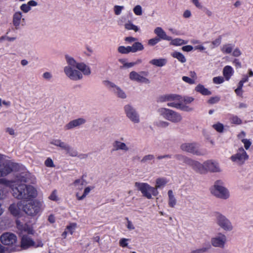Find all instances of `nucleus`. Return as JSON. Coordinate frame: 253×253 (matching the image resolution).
<instances>
[{
    "instance_id": "56",
    "label": "nucleus",
    "mask_w": 253,
    "mask_h": 253,
    "mask_svg": "<svg viewBox=\"0 0 253 253\" xmlns=\"http://www.w3.org/2000/svg\"><path fill=\"white\" fill-rule=\"evenodd\" d=\"M5 132L11 136H14L16 135L15 130L12 127H6L5 128Z\"/></svg>"
},
{
    "instance_id": "41",
    "label": "nucleus",
    "mask_w": 253,
    "mask_h": 253,
    "mask_svg": "<svg viewBox=\"0 0 253 253\" xmlns=\"http://www.w3.org/2000/svg\"><path fill=\"white\" fill-rule=\"evenodd\" d=\"M221 50L224 53L229 54L232 51L233 46L230 44H225L222 47Z\"/></svg>"
},
{
    "instance_id": "22",
    "label": "nucleus",
    "mask_w": 253,
    "mask_h": 253,
    "mask_svg": "<svg viewBox=\"0 0 253 253\" xmlns=\"http://www.w3.org/2000/svg\"><path fill=\"white\" fill-rule=\"evenodd\" d=\"M66 151L67 154H68L69 156L73 157H79L81 159L82 158H86L88 156L87 154H83L78 155V152L76 150H74L72 149L69 145L68 144L67 147L64 150Z\"/></svg>"
},
{
    "instance_id": "28",
    "label": "nucleus",
    "mask_w": 253,
    "mask_h": 253,
    "mask_svg": "<svg viewBox=\"0 0 253 253\" xmlns=\"http://www.w3.org/2000/svg\"><path fill=\"white\" fill-rule=\"evenodd\" d=\"M86 183L85 180L84 179L83 177H82L81 178L76 180L73 183V185L78 189L82 190L83 186L85 185Z\"/></svg>"
},
{
    "instance_id": "50",
    "label": "nucleus",
    "mask_w": 253,
    "mask_h": 253,
    "mask_svg": "<svg viewBox=\"0 0 253 253\" xmlns=\"http://www.w3.org/2000/svg\"><path fill=\"white\" fill-rule=\"evenodd\" d=\"M210 248L211 247L210 246H209V247H204L201 249H199L193 251L192 252V253H205L208 252L210 250Z\"/></svg>"
},
{
    "instance_id": "40",
    "label": "nucleus",
    "mask_w": 253,
    "mask_h": 253,
    "mask_svg": "<svg viewBox=\"0 0 253 253\" xmlns=\"http://www.w3.org/2000/svg\"><path fill=\"white\" fill-rule=\"evenodd\" d=\"M77 227V224L75 222L70 223L66 227V230L70 233L71 235H72L74 232L75 229Z\"/></svg>"
},
{
    "instance_id": "11",
    "label": "nucleus",
    "mask_w": 253,
    "mask_h": 253,
    "mask_svg": "<svg viewBox=\"0 0 253 253\" xmlns=\"http://www.w3.org/2000/svg\"><path fill=\"white\" fill-rule=\"evenodd\" d=\"M103 83L104 85L111 90L118 97L122 99L126 98V95L125 92L114 83L109 81H105Z\"/></svg>"
},
{
    "instance_id": "58",
    "label": "nucleus",
    "mask_w": 253,
    "mask_h": 253,
    "mask_svg": "<svg viewBox=\"0 0 253 253\" xmlns=\"http://www.w3.org/2000/svg\"><path fill=\"white\" fill-rule=\"evenodd\" d=\"M221 42V37H219L218 38L212 42V44L214 46H218L220 45Z\"/></svg>"
},
{
    "instance_id": "34",
    "label": "nucleus",
    "mask_w": 253,
    "mask_h": 253,
    "mask_svg": "<svg viewBox=\"0 0 253 253\" xmlns=\"http://www.w3.org/2000/svg\"><path fill=\"white\" fill-rule=\"evenodd\" d=\"M178 96L173 95H168L162 96L160 97L159 101L160 102H166L169 101H174Z\"/></svg>"
},
{
    "instance_id": "26",
    "label": "nucleus",
    "mask_w": 253,
    "mask_h": 253,
    "mask_svg": "<svg viewBox=\"0 0 253 253\" xmlns=\"http://www.w3.org/2000/svg\"><path fill=\"white\" fill-rule=\"evenodd\" d=\"M149 63L157 67H163L167 64V60L165 58L153 59Z\"/></svg>"
},
{
    "instance_id": "45",
    "label": "nucleus",
    "mask_w": 253,
    "mask_h": 253,
    "mask_svg": "<svg viewBox=\"0 0 253 253\" xmlns=\"http://www.w3.org/2000/svg\"><path fill=\"white\" fill-rule=\"evenodd\" d=\"M230 120L231 121V123L235 125H240L242 123L241 119H240L237 116H233L231 117Z\"/></svg>"
},
{
    "instance_id": "10",
    "label": "nucleus",
    "mask_w": 253,
    "mask_h": 253,
    "mask_svg": "<svg viewBox=\"0 0 253 253\" xmlns=\"http://www.w3.org/2000/svg\"><path fill=\"white\" fill-rule=\"evenodd\" d=\"M148 75V72L147 71H141L139 73L135 71H131L129 74V78L131 81L138 83L149 84V80L145 77Z\"/></svg>"
},
{
    "instance_id": "47",
    "label": "nucleus",
    "mask_w": 253,
    "mask_h": 253,
    "mask_svg": "<svg viewBox=\"0 0 253 253\" xmlns=\"http://www.w3.org/2000/svg\"><path fill=\"white\" fill-rule=\"evenodd\" d=\"M133 12L136 15H141L142 14V7L140 5H137L133 8Z\"/></svg>"
},
{
    "instance_id": "63",
    "label": "nucleus",
    "mask_w": 253,
    "mask_h": 253,
    "mask_svg": "<svg viewBox=\"0 0 253 253\" xmlns=\"http://www.w3.org/2000/svg\"><path fill=\"white\" fill-rule=\"evenodd\" d=\"M168 106L169 107H172L176 108H180V104L175 101L172 102H169L168 103Z\"/></svg>"
},
{
    "instance_id": "8",
    "label": "nucleus",
    "mask_w": 253,
    "mask_h": 253,
    "mask_svg": "<svg viewBox=\"0 0 253 253\" xmlns=\"http://www.w3.org/2000/svg\"><path fill=\"white\" fill-rule=\"evenodd\" d=\"M230 159L232 162L241 166L249 159V156L244 149L241 147L238 149L237 153L233 155Z\"/></svg>"
},
{
    "instance_id": "57",
    "label": "nucleus",
    "mask_w": 253,
    "mask_h": 253,
    "mask_svg": "<svg viewBox=\"0 0 253 253\" xmlns=\"http://www.w3.org/2000/svg\"><path fill=\"white\" fill-rule=\"evenodd\" d=\"M242 142L244 143L245 149L248 150L251 145V142L247 139H243Z\"/></svg>"
},
{
    "instance_id": "7",
    "label": "nucleus",
    "mask_w": 253,
    "mask_h": 253,
    "mask_svg": "<svg viewBox=\"0 0 253 253\" xmlns=\"http://www.w3.org/2000/svg\"><path fill=\"white\" fill-rule=\"evenodd\" d=\"M158 113L163 118L174 123L180 122L182 117L180 114L169 109L160 108L158 110Z\"/></svg>"
},
{
    "instance_id": "55",
    "label": "nucleus",
    "mask_w": 253,
    "mask_h": 253,
    "mask_svg": "<svg viewBox=\"0 0 253 253\" xmlns=\"http://www.w3.org/2000/svg\"><path fill=\"white\" fill-rule=\"evenodd\" d=\"M169 124L166 121H159L157 123V126L161 127H167L169 126Z\"/></svg>"
},
{
    "instance_id": "36",
    "label": "nucleus",
    "mask_w": 253,
    "mask_h": 253,
    "mask_svg": "<svg viewBox=\"0 0 253 253\" xmlns=\"http://www.w3.org/2000/svg\"><path fill=\"white\" fill-rule=\"evenodd\" d=\"M174 157L177 160L182 161L183 163L189 165V164L190 162L191 158L187 157L186 156H183L182 155L177 154L175 155Z\"/></svg>"
},
{
    "instance_id": "49",
    "label": "nucleus",
    "mask_w": 253,
    "mask_h": 253,
    "mask_svg": "<svg viewBox=\"0 0 253 253\" xmlns=\"http://www.w3.org/2000/svg\"><path fill=\"white\" fill-rule=\"evenodd\" d=\"M20 9L23 12L27 13L31 9V8L30 7V5L28 4V3H24L20 6Z\"/></svg>"
},
{
    "instance_id": "51",
    "label": "nucleus",
    "mask_w": 253,
    "mask_h": 253,
    "mask_svg": "<svg viewBox=\"0 0 253 253\" xmlns=\"http://www.w3.org/2000/svg\"><path fill=\"white\" fill-rule=\"evenodd\" d=\"M213 127L219 132H222L223 130V125L221 123L213 125Z\"/></svg>"
},
{
    "instance_id": "9",
    "label": "nucleus",
    "mask_w": 253,
    "mask_h": 253,
    "mask_svg": "<svg viewBox=\"0 0 253 253\" xmlns=\"http://www.w3.org/2000/svg\"><path fill=\"white\" fill-rule=\"evenodd\" d=\"M216 222L217 224L226 231H230L233 229V226L230 220L224 215L217 213L216 215Z\"/></svg>"
},
{
    "instance_id": "64",
    "label": "nucleus",
    "mask_w": 253,
    "mask_h": 253,
    "mask_svg": "<svg viewBox=\"0 0 253 253\" xmlns=\"http://www.w3.org/2000/svg\"><path fill=\"white\" fill-rule=\"evenodd\" d=\"M193 49V46L191 45H185L182 47V50L184 51H186V52L190 51L192 50Z\"/></svg>"
},
{
    "instance_id": "1",
    "label": "nucleus",
    "mask_w": 253,
    "mask_h": 253,
    "mask_svg": "<svg viewBox=\"0 0 253 253\" xmlns=\"http://www.w3.org/2000/svg\"><path fill=\"white\" fill-rule=\"evenodd\" d=\"M31 174L28 172L17 173L14 179V186L12 188L13 196L19 200L26 201L35 198L38 195L37 189L32 185L22 183L28 182Z\"/></svg>"
},
{
    "instance_id": "35",
    "label": "nucleus",
    "mask_w": 253,
    "mask_h": 253,
    "mask_svg": "<svg viewBox=\"0 0 253 253\" xmlns=\"http://www.w3.org/2000/svg\"><path fill=\"white\" fill-rule=\"evenodd\" d=\"M167 182V180L164 178H157L156 180V185L154 188H156V190H158V188L164 186Z\"/></svg>"
},
{
    "instance_id": "16",
    "label": "nucleus",
    "mask_w": 253,
    "mask_h": 253,
    "mask_svg": "<svg viewBox=\"0 0 253 253\" xmlns=\"http://www.w3.org/2000/svg\"><path fill=\"white\" fill-rule=\"evenodd\" d=\"M0 240L3 244L9 246L16 242L17 237L13 233L6 232L1 235Z\"/></svg>"
},
{
    "instance_id": "46",
    "label": "nucleus",
    "mask_w": 253,
    "mask_h": 253,
    "mask_svg": "<svg viewBox=\"0 0 253 253\" xmlns=\"http://www.w3.org/2000/svg\"><path fill=\"white\" fill-rule=\"evenodd\" d=\"M44 165L46 167L48 168H54L55 165L53 161L50 158H47L44 161Z\"/></svg>"
},
{
    "instance_id": "6",
    "label": "nucleus",
    "mask_w": 253,
    "mask_h": 253,
    "mask_svg": "<svg viewBox=\"0 0 253 253\" xmlns=\"http://www.w3.org/2000/svg\"><path fill=\"white\" fill-rule=\"evenodd\" d=\"M20 166L11 161L2 160V155L0 154V177H4L14 171L19 169Z\"/></svg>"
},
{
    "instance_id": "60",
    "label": "nucleus",
    "mask_w": 253,
    "mask_h": 253,
    "mask_svg": "<svg viewBox=\"0 0 253 253\" xmlns=\"http://www.w3.org/2000/svg\"><path fill=\"white\" fill-rule=\"evenodd\" d=\"M42 76L43 78L46 80H50L52 77L51 74L48 72L44 73Z\"/></svg>"
},
{
    "instance_id": "12",
    "label": "nucleus",
    "mask_w": 253,
    "mask_h": 253,
    "mask_svg": "<svg viewBox=\"0 0 253 253\" xmlns=\"http://www.w3.org/2000/svg\"><path fill=\"white\" fill-rule=\"evenodd\" d=\"M43 244L41 241L36 244L29 236L26 235H23L21 240V247L23 249H27L29 248L33 247L35 248L42 247Z\"/></svg>"
},
{
    "instance_id": "30",
    "label": "nucleus",
    "mask_w": 253,
    "mask_h": 253,
    "mask_svg": "<svg viewBox=\"0 0 253 253\" xmlns=\"http://www.w3.org/2000/svg\"><path fill=\"white\" fill-rule=\"evenodd\" d=\"M18 228L21 230V232H25L28 233V234H34V231L33 228L28 225V224H24L18 226Z\"/></svg>"
},
{
    "instance_id": "37",
    "label": "nucleus",
    "mask_w": 253,
    "mask_h": 253,
    "mask_svg": "<svg viewBox=\"0 0 253 253\" xmlns=\"http://www.w3.org/2000/svg\"><path fill=\"white\" fill-rule=\"evenodd\" d=\"M170 41V44L176 46L185 44L187 43V41H185L179 38H176L173 40L171 39Z\"/></svg>"
},
{
    "instance_id": "33",
    "label": "nucleus",
    "mask_w": 253,
    "mask_h": 253,
    "mask_svg": "<svg viewBox=\"0 0 253 253\" xmlns=\"http://www.w3.org/2000/svg\"><path fill=\"white\" fill-rule=\"evenodd\" d=\"M9 210L10 211L11 213L15 215H17L19 213V210H22V209L21 207L20 209L19 208L18 204L17 205L12 204L9 206Z\"/></svg>"
},
{
    "instance_id": "62",
    "label": "nucleus",
    "mask_w": 253,
    "mask_h": 253,
    "mask_svg": "<svg viewBox=\"0 0 253 253\" xmlns=\"http://www.w3.org/2000/svg\"><path fill=\"white\" fill-rule=\"evenodd\" d=\"M241 51L238 48H235L232 53L233 56L235 57H239L241 55Z\"/></svg>"
},
{
    "instance_id": "38",
    "label": "nucleus",
    "mask_w": 253,
    "mask_h": 253,
    "mask_svg": "<svg viewBox=\"0 0 253 253\" xmlns=\"http://www.w3.org/2000/svg\"><path fill=\"white\" fill-rule=\"evenodd\" d=\"M125 28L127 30H132L135 32L139 31V28L137 26L134 25L131 22L128 21L125 24Z\"/></svg>"
},
{
    "instance_id": "52",
    "label": "nucleus",
    "mask_w": 253,
    "mask_h": 253,
    "mask_svg": "<svg viewBox=\"0 0 253 253\" xmlns=\"http://www.w3.org/2000/svg\"><path fill=\"white\" fill-rule=\"evenodd\" d=\"M224 78L221 76L214 77L213 82L215 84H220L224 82Z\"/></svg>"
},
{
    "instance_id": "4",
    "label": "nucleus",
    "mask_w": 253,
    "mask_h": 253,
    "mask_svg": "<svg viewBox=\"0 0 253 253\" xmlns=\"http://www.w3.org/2000/svg\"><path fill=\"white\" fill-rule=\"evenodd\" d=\"M223 182L220 180H216L211 188V192L214 196L222 199H227L230 196L228 189L224 186Z\"/></svg>"
},
{
    "instance_id": "43",
    "label": "nucleus",
    "mask_w": 253,
    "mask_h": 253,
    "mask_svg": "<svg viewBox=\"0 0 253 253\" xmlns=\"http://www.w3.org/2000/svg\"><path fill=\"white\" fill-rule=\"evenodd\" d=\"M14 180H6L5 179H0V184H3L6 186L9 187L11 189L14 186Z\"/></svg>"
},
{
    "instance_id": "32",
    "label": "nucleus",
    "mask_w": 253,
    "mask_h": 253,
    "mask_svg": "<svg viewBox=\"0 0 253 253\" xmlns=\"http://www.w3.org/2000/svg\"><path fill=\"white\" fill-rule=\"evenodd\" d=\"M171 56L178 59L181 63H185L186 61L185 56L180 52L175 51L171 53Z\"/></svg>"
},
{
    "instance_id": "25",
    "label": "nucleus",
    "mask_w": 253,
    "mask_h": 253,
    "mask_svg": "<svg viewBox=\"0 0 253 253\" xmlns=\"http://www.w3.org/2000/svg\"><path fill=\"white\" fill-rule=\"evenodd\" d=\"M234 71L230 66H226L223 69V75L226 81H229L233 75Z\"/></svg>"
},
{
    "instance_id": "54",
    "label": "nucleus",
    "mask_w": 253,
    "mask_h": 253,
    "mask_svg": "<svg viewBox=\"0 0 253 253\" xmlns=\"http://www.w3.org/2000/svg\"><path fill=\"white\" fill-rule=\"evenodd\" d=\"M123 8V6L115 5L114 8L115 14L117 15L120 14Z\"/></svg>"
},
{
    "instance_id": "17",
    "label": "nucleus",
    "mask_w": 253,
    "mask_h": 253,
    "mask_svg": "<svg viewBox=\"0 0 253 253\" xmlns=\"http://www.w3.org/2000/svg\"><path fill=\"white\" fill-rule=\"evenodd\" d=\"M86 120L84 118H79L73 120L66 124L64 126L65 130H70L75 127H80L86 123Z\"/></svg>"
},
{
    "instance_id": "2",
    "label": "nucleus",
    "mask_w": 253,
    "mask_h": 253,
    "mask_svg": "<svg viewBox=\"0 0 253 253\" xmlns=\"http://www.w3.org/2000/svg\"><path fill=\"white\" fill-rule=\"evenodd\" d=\"M68 65L64 68L66 76L72 81H78L83 78V75L88 76L91 73L90 68L84 63H78L72 57L65 55Z\"/></svg>"
},
{
    "instance_id": "14",
    "label": "nucleus",
    "mask_w": 253,
    "mask_h": 253,
    "mask_svg": "<svg viewBox=\"0 0 253 253\" xmlns=\"http://www.w3.org/2000/svg\"><path fill=\"white\" fill-rule=\"evenodd\" d=\"M226 242V236L221 233H218L216 236L211 238V240L213 247L221 249L224 248Z\"/></svg>"
},
{
    "instance_id": "24",
    "label": "nucleus",
    "mask_w": 253,
    "mask_h": 253,
    "mask_svg": "<svg viewBox=\"0 0 253 253\" xmlns=\"http://www.w3.org/2000/svg\"><path fill=\"white\" fill-rule=\"evenodd\" d=\"M168 204L169 207L173 208L176 205L177 201L171 190H169L168 192Z\"/></svg>"
},
{
    "instance_id": "3",
    "label": "nucleus",
    "mask_w": 253,
    "mask_h": 253,
    "mask_svg": "<svg viewBox=\"0 0 253 253\" xmlns=\"http://www.w3.org/2000/svg\"><path fill=\"white\" fill-rule=\"evenodd\" d=\"M18 206L19 209L22 208L25 213L28 215L34 216L42 211V205L39 201L35 200L27 203L24 201L19 202Z\"/></svg>"
},
{
    "instance_id": "23",
    "label": "nucleus",
    "mask_w": 253,
    "mask_h": 253,
    "mask_svg": "<svg viewBox=\"0 0 253 253\" xmlns=\"http://www.w3.org/2000/svg\"><path fill=\"white\" fill-rule=\"evenodd\" d=\"M22 17V14L21 12L20 11H17L15 12L13 15L12 22L13 25L15 27V28L16 29H18L19 28Z\"/></svg>"
},
{
    "instance_id": "15",
    "label": "nucleus",
    "mask_w": 253,
    "mask_h": 253,
    "mask_svg": "<svg viewBox=\"0 0 253 253\" xmlns=\"http://www.w3.org/2000/svg\"><path fill=\"white\" fill-rule=\"evenodd\" d=\"M181 149L188 153L196 155L198 156L202 155L203 153L199 149L198 145L194 143H185L181 145Z\"/></svg>"
},
{
    "instance_id": "27",
    "label": "nucleus",
    "mask_w": 253,
    "mask_h": 253,
    "mask_svg": "<svg viewBox=\"0 0 253 253\" xmlns=\"http://www.w3.org/2000/svg\"><path fill=\"white\" fill-rule=\"evenodd\" d=\"M50 143L57 147H59L64 150L68 145V144L59 139H53L50 142Z\"/></svg>"
},
{
    "instance_id": "18",
    "label": "nucleus",
    "mask_w": 253,
    "mask_h": 253,
    "mask_svg": "<svg viewBox=\"0 0 253 253\" xmlns=\"http://www.w3.org/2000/svg\"><path fill=\"white\" fill-rule=\"evenodd\" d=\"M206 173L208 171L217 172L220 171L218 164L213 160H208L204 162Z\"/></svg>"
},
{
    "instance_id": "31",
    "label": "nucleus",
    "mask_w": 253,
    "mask_h": 253,
    "mask_svg": "<svg viewBox=\"0 0 253 253\" xmlns=\"http://www.w3.org/2000/svg\"><path fill=\"white\" fill-rule=\"evenodd\" d=\"M144 49L143 44L140 42H135L131 46H130L131 52H136L138 51H141Z\"/></svg>"
},
{
    "instance_id": "59",
    "label": "nucleus",
    "mask_w": 253,
    "mask_h": 253,
    "mask_svg": "<svg viewBox=\"0 0 253 253\" xmlns=\"http://www.w3.org/2000/svg\"><path fill=\"white\" fill-rule=\"evenodd\" d=\"M127 240H128L127 239H125V238H123V239H121L119 242V244H120V246H121L122 247H126L128 245V244L127 243Z\"/></svg>"
},
{
    "instance_id": "29",
    "label": "nucleus",
    "mask_w": 253,
    "mask_h": 253,
    "mask_svg": "<svg viewBox=\"0 0 253 253\" xmlns=\"http://www.w3.org/2000/svg\"><path fill=\"white\" fill-rule=\"evenodd\" d=\"M195 90L204 95H210L211 94L210 91L205 88L204 85L200 84L195 87Z\"/></svg>"
},
{
    "instance_id": "20",
    "label": "nucleus",
    "mask_w": 253,
    "mask_h": 253,
    "mask_svg": "<svg viewBox=\"0 0 253 253\" xmlns=\"http://www.w3.org/2000/svg\"><path fill=\"white\" fill-rule=\"evenodd\" d=\"M113 147L114 151L122 150L126 152L129 150L128 146L126 143L119 140H116L113 142Z\"/></svg>"
},
{
    "instance_id": "42",
    "label": "nucleus",
    "mask_w": 253,
    "mask_h": 253,
    "mask_svg": "<svg viewBox=\"0 0 253 253\" xmlns=\"http://www.w3.org/2000/svg\"><path fill=\"white\" fill-rule=\"evenodd\" d=\"M118 51L120 53L122 54H127L129 52H131L130 46H128L126 47H125L124 46H119L118 48Z\"/></svg>"
},
{
    "instance_id": "39",
    "label": "nucleus",
    "mask_w": 253,
    "mask_h": 253,
    "mask_svg": "<svg viewBox=\"0 0 253 253\" xmlns=\"http://www.w3.org/2000/svg\"><path fill=\"white\" fill-rule=\"evenodd\" d=\"M93 189V187H86L84 191L83 194L81 196H78V193L76 194V196L78 200H82L84 199L90 192L91 190Z\"/></svg>"
},
{
    "instance_id": "61",
    "label": "nucleus",
    "mask_w": 253,
    "mask_h": 253,
    "mask_svg": "<svg viewBox=\"0 0 253 253\" xmlns=\"http://www.w3.org/2000/svg\"><path fill=\"white\" fill-rule=\"evenodd\" d=\"M6 227V223L5 220L0 218V229H4Z\"/></svg>"
},
{
    "instance_id": "53",
    "label": "nucleus",
    "mask_w": 253,
    "mask_h": 253,
    "mask_svg": "<svg viewBox=\"0 0 253 253\" xmlns=\"http://www.w3.org/2000/svg\"><path fill=\"white\" fill-rule=\"evenodd\" d=\"M182 80L190 84H194L195 83L194 79H192L191 78L186 76H183L182 77Z\"/></svg>"
},
{
    "instance_id": "19",
    "label": "nucleus",
    "mask_w": 253,
    "mask_h": 253,
    "mask_svg": "<svg viewBox=\"0 0 253 253\" xmlns=\"http://www.w3.org/2000/svg\"><path fill=\"white\" fill-rule=\"evenodd\" d=\"M188 166L191 167L194 170L199 173H206V170L205 166H204V163L203 164H201L199 162L191 159Z\"/></svg>"
},
{
    "instance_id": "48",
    "label": "nucleus",
    "mask_w": 253,
    "mask_h": 253,
    "mask_svg": "<svg viewBox=\"0 0 253 253\" xmlns=\"http://www.w3.org/2000/svg\"><path fill=\"white\" fill-rule=\"evenodd\" d=\"M160 41V38L155 37L154 38L150 39L148 42V44L150 46H154L156 45L157 43H158Z\"/></svg>"
},
{
    "instance_id": "44",
    "label": "nucleus",
    "mask_w": 253,
    "mask_h": 253,
    "mask_svg": "<svg viewBox=\"0 0 253 253\" xmlns=\"http://www.w3.org/2000/svg\"><path fill=\"white\" fill-rule=\"evenodd\" d=\"M155 157L153 155L149 154L144 156L141 160V162L142 163H145L148 162L149 161H152L154 160Z\"/></svg>"
},
{
    "instance_id": "13",
    "label": "nucleus",
    "mask_w": 253,
    "mask_h": 253,
    "mask_svg": "<svg viewBox=\"0 0 253 253\" xmlns=\"http://www.w3.org/2000/svg\"><path fill=\"white\" fill-rule=\"evenodd\" d=\"M127 117L133 123L137 124L140 122L139 116L135 109L130 105H126L124 107Z\"/></svg>"
},
{
    "instance_id": "5",
    "label": "nucleus",
    "mask_w": 253,
    "mask_h": 253,
    "mask_svg": "<svg viewBox=\"0 0 253 253\" xmlns=\"http://www.w3.org/2000/svg\"><path fill=\"white\" fill-rule=\"evenodd\" d=\"M135 186L141 192L143 196L148 199H151L153 196H157L159 194L156 188L147 183L136 182Z\"/></svg>"
},
{
    "instance_id": "21",
    "label": "nucleus",
    "mask_w": 253,
    "mask_h": 253,
    "mask_svg": "<svg viewBox=\"0 0 253 253\" xmlns=\"http://www.w3.org/2000/svg\"><path fill=\"white\" fill-rule=\"evenodd\" d=\"M154 33L157 36V38L160 39L165 40L167 41L171 40V37L167 35L166 32L161 27H157L154 30Z\"/></svg>"
}]
</instances>
